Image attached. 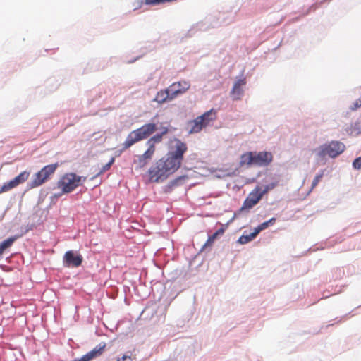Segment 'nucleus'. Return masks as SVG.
<instances>
[{
    "instance_id": "obj_28",
    "label": "nucleus",
    "mask_w": 361,
    "mask_h": 361,
    "mask_svg": "<svg viewBox=\"0 0 361 361\" xmlns=\"http://www.w3.org/2000/svg\"><path fill=\"white\" fill-rule=\"evenodd\" d=\"M183 178V177H179L178 178L173 180V181L171 182L170 186L173 187V186L177 185L179 180H180Z\"/></svg>"
},
{
    "instance_id": "obj_10",
    "label": "nucleus",
    "mask_w": 361,
    "mask_h": 361,
    "mask_svg": "<svg viewBox=\"0 0 361 361\" xmlns=\"http://www.w3.org/2000/svg\"><path fill=\"white\" fill-rule=\"evenodd\" d=\"M254 154V165L258 166H268L273 159V156L271 152H253Z\"/></svg>"
},
{
    "instance_id": "obj_9",
    "label": "nucleus",
    "mask_w": 361,
    "mask_h": 361,
    "mask_svg": "<svg viewBox=\"0 0 361 361\" xmlns=\"http://www.w3.org/2000/svg\"><path fill=\"white\" fill-rule=\"evenodd\" d=\"M190 87L189 82L182 80L172 83L168 88L171 93V98H176L178 95L185 93Z\"/></svg>"
},
{
    "instance_id": "obj_16",
    "label": "nucleus",
    "mask_w": 361,
    "mask_h": 361,
    "mask_svg": "<svg viewBox=\"0 0 361 361\" xmlns=\"http://www.w3.org/2000/svg\"><path fill=\"white\" fill-rule=\"evenodd\" d=\"M169 130L167 127L161 128V133H157L153 137H152L149 140H148L147 144L149 146L148 148H152L153 152H155V143H159L161 142L163 135H166L168 133Z\"/></svg>"
},
{
    "instance_id": "obj_2",
    "label": "nucleus",
    "mask_w": 361,
    "mask_h": 361,
    "mask_svg": "<svg viewBox=\"0 0 361 361\" xmlns=\"http://www.w3.org/2000/svg\"><path fill=\"white\" fill-rule=\"evenodd\" d=\"M86 179V177L78 176L75 173L63 174L56 183L57 188L61 190L58 196L73 192L78 186L82 185Z\"/></svg>"
},
{
    "instance_id": "obj_24",
    "label": "nucleus",
    "mask_w": 361,
    "mask_h": 361,
    "mask_svg": "<svg viewBox=\"0 0 361 361\" xmlns=\"http://www.w3.org/2000/svg\"><path fill=\"white\" fill-rule=\"evenodd\" d=\"M323 175H324V173H323V172H322L319 174H317L314 177V178L312 183V189H313L314 188H315L317 185V184L321 180L322 178L323 177Z\"/></svg>"
},
{
    "instance_id": "obj_7",
    "label": "nucleus",
    "mask_w": 361,
    "mask_h": 361,
    "mask_svg": "<svg viewBox=\"0 0 361 361\" xmlns=\"http://www.w3.org/2000/svg\"><path fill=\"white\" fill-rule=\"evenodd\" d=\"M262 194L260 193V187H255L245 200L241 209H250L255 206L262 198Z\"/></svg>"
},
{
    "instance_id": "obj_3",
    "label": "nucleus",
    "mask_w": 361,
    "mask_h": 361,
    "mask_svg": "<svg viewBox=\"0 0 361 361\" xmlns=\"http://www.w3.org/2000/svg\"><path fill=\"white\" fill-rule=\"evenodd\" d=\"M157 130L155 123H149L142 126L140 128L130 132L123 144V149L126 150L136 142L147 138Z\"/></svg>"
},
{
    "instance_id": "obj_14",
    "label": "nucleus",
    "mask_w": 361,
    "mask_h": 361,
    "mask_svg": "<svg viewBox=\"0 0 361 361\" xmlns=\"http://www.w3.org/2000/svg\"><path fill=\"white\" fill-rule=\"evenodd\" d=\"M246 84L245 78H242L237 80L232 88L231 92V95L234 100H239L241 99V97L243 94V87Z\"/></svg>"
},
{
    "instance_id": "obj_5",
    "label": "nucleus",
    "mask_w": 361,
    "mask_h": 361,
    "mask_svg": "<svg viewBox=\"0 0 361 361\" xmlns=\"http://www.w3.org/2000/svg\"><path fill=\"white\" fill-rule=\"evenodd\" d=\"M58 166V163L49 164L44 166L35 175L32 181L30 183V187L34 188L42 185L49 178L51 175L55 173Z\"/></svg>"
},
{
    "instance_id": "obj_17",
    "label": "nucleus",
    "mask_w": 361,
    "mask_h": 361,
    "mask_svg": "<svg viewBox=\"0 0 361 361\" xmlns=\"http://www.w3.org/2000/svg\"><path fill=\"white\" fill-rule=\"evenodd\" d=\"M240 165L241 166L254 165L253 152H249L243 154L240 157Z\"/></svg>"
},
{
    "instance_id": "obj_15",
    "label": "nucleus",
    "mask_w": 361,
    "mask_h": 361,
    "mask_svg": "<svg viewBox=\"0 0 361 361\" xmlns=\"http://www.w3.org/2000/svg\"><path fill=\"white\" fill-rule=\"evenodd\" d=\"M174 99V98H171V93L169 90V88L161 90L159 91L154 99V101L157 102L158 104H164V102H169Z\"/></svg>"
},
{
    "instance_id": "obj_26",
    "label": "nucleus",
    "mask_w": 361,
    "mask_h": 361,
    "mask_svg": "<svg viewBox=\"0 0 361 361\" xmlns=\"http://www.w3.org/2000/svg\"><path fill=\"white\" fill-rule=\"evenodd\" d=\"M353 167L357 169H361V157L356 158L353 163Z\"/></svg>"
},
{
    "instance_id": "obj_18",
    "label": "nucleus",
    "mask_w": 361,
    "mask_h": 361,
    "mask_svg": "<svg viewBox=\"0 0 361 361\" xmlns=\"http://www.w3.org/2000/svg\"><path fill=\"white\" fill-rule=\"evenodd\" d=\"M224 233V228H219L214 234H212V235L209 236L207 240L206 241V243L203 245V248L212 246V244L214 243V242L215 241V240L216 239V238L219 235H223Z\"/></svg>"
},
{
    "instance_id": "obj_19",
    "label": "nucleus",
    "mask_w": 361,
    "mask_h": 361,
    "mask_svg": "<svg viewBox=\"0 0 361 361\" xmlns=\"http://www.w3.org/2000/svg\"><path fill=\"white\" fill-rule=\"evenodd\" d=\"M16 240V237H11L0 243V256L9 247H11Z\"/></svg>"
},
{
    "instance_id": "obj_25",
    "label": "nucleus",
    "mask_w": 361,
    "mask_h": 361,
    "mask_svg": "<svg viewBox=\"0 0 361 361\" xmlns=\"http://www.w3.org/2000/svg\"><path fill=\"white\" fill-rule=\"evenodd\" d=\"M361 107V99H357L353 104L350 106V110L355 111L358 108Z\"/></svg>"
},
{
    "instance_id": "obj_22",
    "label": "nucleus",
    "mask_w": 361,
    "mask_h": 361,
    "mask_svg": "<svg viewBox=\"0 0 361 361\" xmlns=\"http://www.w3.org/2000/svg\"><path fill=\"white\" fill-rule=\"evenodd\" d=\"M276 185L277 184L276 183H271L270 184L265 185L264 190H262V188H260V193H262V196H264V195H265L269 190L274 189L276 186Z\"/></svg>"
},
{
    "instance_id": "obj_4",
    "label": "nucleus",
    "mask_w": 361,
    "mask_h": 361,
    "mask_svg": "<svg viewBox=\"0 0 361 361\" xmlns=\"http://www.w3.org/2000/svg\"><path fill=\"white\" fill-rule=\"evenodd\" d=\"M216 118V112L214 109L206 111L202 115L197 116L195 119L190 121L188 123V133H197L204 128L207 126L212 121Z\"/></svg>"
},
{
    "instance_id": "obj_23",
    "label": "nucleus",
    "mask_w": 361,
    "mask_h": 361,
    "mask_svg": "<svg viewBox=\"0 0 361 361\" xmlns=\"http://www.w3.org/2000/svg\"><path fill=\"white\" fill-rule=\"evenodd\" d=\"M114 162V158H111V159L107 164L103 166L102 169L98 173V175L103 173L106 171H108Z\"/></svg>"
},
{
    "instance_id": "obj_1",
    "label": "nucleus",
    "mask_w": 361,
    "mask_h": 361,
    "mask_svg": "<svg viewBox=\"0 0 361 361\" xmlns=\"http://www.w3.org/2000/svg\"><path fill=\"white\" fill-rule=\"evenodd\" d=\"M188 147L185 143L176 140L175 150L167 154L166 158L158 160L148 171L149 180L159 182L166 179L181 166L183 154Z\"/></svg>"
},
{
    "instance_id": "obj_21",
    "label": "nucleus",
    "mask_w": 361,
    "mask_h": 361,
    "mask_svg": "<svg viewBox=\"0 0 361 361\" xmlns=\"http://www.w3.org/2000/svg\"><path fill=\"white\" fill-rule=\"evenodd\" d=\"M276 221L275 218H271L269 221L263 222L262 224H259L257 227L255 228L256 232L259 234V233L265 228H267L269 225H272Z\"/></svg>"
},
{
    "instance_id": "obj_6",
    "label": "nucleus",
    "mask_w": 361,
    "mask_h": 361,
    "mask_svg": "<svg viewBox=\"0 0 361 361\" xmlns=\"http://www.w3.org/2000/svg\"><path fill=\"white\" fill-rule=\"evenodd\" d=\"M344 149L345 145L342 142L333 141L329 145L323 146L319 154L320 157L328 155L334 158L341 154Z\"/></svg>"
},
{
    "instance_id": "obj_13",
    "label": "nucleus",
    "mask_w": 361,
    "mask_h": 361,
    "mask_svg": "<svg viewBox=\"0 0 361 361\" xmlns=\"http://www.w3.org/2000/svg\"><path fill=\"white\" fill-rule=\"evenodd\" d=\"M106 347V344L103 343L99 344L96 346L94 349L84 355L81 358L76 359L73 361H91L94 358H96L102 355L104 348Z\"/></svg>"
},
{
    "instance_id": "obj_27",
    "label": "nucleus",
    "mask_w": 361,
    "mask_h": 361,
    "mask_svg": "<svg viewBox=\"0 0 361 361\" xmlns=\"http://www.w3.org/2000/svg\"><path fill=\"white\" fill-rule=\"evenodd\" d=\"M117 361H133V358L130 355H123L121 358H118Z\"/></svg>"
},
{
    "instance_id": "obj_12",
    "label": "nucleus",
    "mask_w": 361,
    "mask_h": 361,
    "mask_svg": "<svg viewBox=\"0 0 361 361\" xmlns=\"http://www.w3.org/2000/svg\"><path fill=\"white\" fill-rule=\"evenodd\" d=\"M64 264L67 267H79L82 262V257L80 255H75L72 250L67 251L63 257Z\"/></svg>"
},
{
    "instance_id": "obj_20",
    "label": "nucleus",
    "mask_w": 361,
    "mask_h": 361,
    "mask_svg": "<svg viewBox=\"0 0 361 361\" xmlns=\"http://www.w3.org/2000/svg\"><path fill=\"white\" fill-rule=\"evenodd\" d=\"M258 235V233L256 232L255 230L252 233H251L249 235H242L239 239L238 242L240 244H246L250 241H252L253 239L255 238V237Z\"/></svg>"
},
{
    "instance_id": "obj_8",
    "label": "nucleus",
    "mask_w": 361,
    "mask_h": 361,
    "mask_svg": "<svg viewBox=\"0 0 361 361\" xmlns=\"http://www.w3.org/2000/svg\"><path fill=\"white\" fill-rule=\"evenodd\" d=\"M30 176V173L27 171H23L18 176L15 177L13 179L8 183H4L0 188V194L4 192L11 190L16 188L18 185L26 181Z\"/></svg>"
},
{
    "instance_id": "obj_11",
    "label": "nucleus",
    "mask_w": 361,
    "mask_h": 361,
    "mask_svg": "<svg viewBox=\"0 0 361 361\" xmlns=\"http://www.w3.org/2000/svg\"><path fill=\"white\" fill-rule=\"evenodd\" d=\"M154 152L153 149L147 148L145 153L142 155L137 157V159L134 160L133 164H135V169H140L144 168L149 161L152 159Z\"/></svg>"
}]
</instances>
